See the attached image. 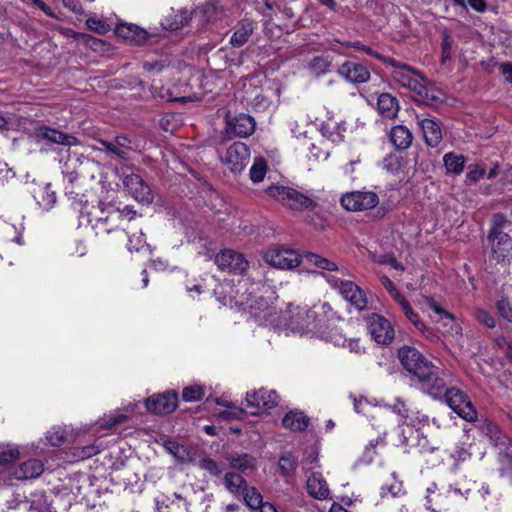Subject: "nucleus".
I'll list each match as a JSON object with an SVG mask.
<instances>
[{"instance_id": "50", "label": "nucleus", "mask_w": 512, "mask_h": 512, "mask_svg": "<svg viewBox=\"0 0 512 512\" xmlns=\"http://www.w3.org/2000/svg\"><path fill=\"white\" fill-rule=\"evenodd\" d=\"M47 440L49 441V443L52 445V446H60L62 445L65 440H66V434L65 432L58 428V429H53L51 431H49L47 433V436H46Z\"/></svg>"}, {"instance_id": "64", "label": "nucleus", "mask_w": 512, "mask_h": 512, "mask_svg": "<svg viewBox=\"0 0 512 512\" xmlns=\"http://www.w3.org/2000/svg\"><path fill=\"white\" fill-rule=\"evenodd\" d=\"M468 4L477 12H484L487 6L485 0H468Z\"/></svg>"}, {"instance_id": "7", "label": "nucleus", "mask_w": 512, "mask_h": 512, "mask_svg": "<svg viewBox=\"0 0 512 512\" xmlns=\"http://www.w3.org/2000/svg\"><path fill=\"white\" fill-rule=\"evenodd\" d=\"M379 203L378 195L373 191L357 190L347 192L340 198V204L346 211L361 212L376 207Z\"/></svg>"}, {"instance_id": "2", "label": "nucleus", "mask_w": 512, "mask_h": 512, "mask_svg": "<svg viewBox=\"0 0 512 512\" xmlns=\"http://www.w3.org/2000/svg\"><path fill=\"white\" fill-rule=\"evenodd\" d=\"M266 193L294 211H312L317 207L314 198L291 187L272 185L266 189Z\"/></svg>"}, {"instance_id": "48", "label": "nucleus", "mask_w": 512, "mask_h": 512, "mask_svg": "<svg viewBox=\"0 0 512 512\" xmlns=\"http://www.w3.org/2000/svg\"><path fill=\"white\" fill-rule=\"evenodd\" d=\"M496 309L502 318L512 323V305L507 298H500L496 302Z\"/></svg>"}, {"instance_id": "13", "label": "nucleus", "mask_w": 512, "mask_h": 512, "mask_svg": "<svg viewBox=\"0 0 512 512\" xmlns=\"http://www.w3.org/2000/svg\"><path fill=\"white\" fill-rule=\"evenodd\" d=\"M383 62L393 67L394 70L391 73L392 78L403 87L407 88L411 86V82L415 76L426 82V78L418 70L405 63L399 62L391 57L383 58Z\"/></svg>"}, {"instance_id": "36", "label": "nucleus", "mask_w": 512, "mask_h": 512, "mask_svg": "<svg viewBox=\"0 0 512 512\" xmlns=\"http://www.w3.org/2000/svg\"><path fill=\"white\" fill-rule=\"evenodd\" d=\"M250 179L254 183H259L264 180L267 173V162L264 158L258 157L254 159L253 165L250 168Z\"/></svg>"}, {"instance_id": "47", "label": "nucleus", "mask_w": 512, "mask_h": 512, "mask_svg": "<svg viewBox=\"0 0 512 512\" xmlns=\"http://www.w3.org/2000/svg\"><path fill=\"white\" fill-rule=\"evenodd\" d=\"M204 396V389L199 385L184 388L182 397L187 402L199 401Z\"/></svg>"}, {"instance_id": "30", "label": "nucleus", "mask_w": 512, "mask_h": 512, "mask_svg": "<svg viewBox=\"0 0 512 512\" xmlns=\"http://www.w3.org/2000/svg\"><path fill=\"white\" fill-rule=\"evenodd\" d=\"M163 446L178 462L184 463L190 460V452L184 445L175 441H166Z\"/></svg>"}, {"instance_id": "10", "label": "nucleus", "mask_w": 512, "mask_h": 512, "mask_svg": "<svg viewBox=\"0 0 512 512\" xmlns=\"http://www.w3.org/2000/svg\"><path fill=\"white\" fill-rule=\"evenodd\" d=\"M264 260L272 267L287 270L300 264V255L293 249L275 248L265 252Z\"/></svg>"}, {"instance_id": "56", "label": "nucleus", "mask_w": 512, "mask_h": 512, "mask_svg": "<svg viewBox=\"0 0 512 512\" xmlns=\"http://www.w3.org/2000/svg\"><path fill=\"white\" fill-rule=\"evenodd\" d=\"M451 45L452 41L448 35H445L442 40V62L445 63L451 58Z\"/></svg>"}, {"instance_id": "9", "label": "nucleus", "mask_w": 512, "mask_h": 512, "mask_svg": "<svg viewBox=\"0 0 512 512\" xmlns=\"http://www.w3.org/2000/svg\"><path fill=\"white\" fill-rule=\"evenodd\" d=\"M367 329L378 344H390L395 336L391 323L382 315L373 313L367 317Z\"/></svg>"}, {"instance_id": "44", "label": "nucleus", "mask_w": 512, "mask_h": 512, "mask_svg": "<svg viewBox=\"0 0 512 512\" xmlns=\"http://www.w3.org/2000/svg\"><path fill=\"white\" fill-rule=\"evenodd\" d=\"M475 319L488 328H494L496 325L495 319L492 314L482 308H475L473 312Z\"/></svg>"}, {"instance_id": "53", "label": "nucleus", "mask_w": 512, "mask_h": 512, "mask_svg": "<svg viewBox=\"0 0 512 512\" xmlns=\"http://www.w3.org/2000/svg\"><path fill=\"white\" fill-rule=\"evenodd\" d=\"M345 46L347 47H353L357 50H360V51H363L364 53L374 57V58H377L379 60H382L383 61V58H385L384 56L380 55L379 53L373 51L370 47H367L365 45H363L361 42L359 41H355V42H347L345 44Z\"/></svg>"}, {"instance_id": "18", "label": "nucleus", "mask_w": 512, "mask_h": 512, "mask_svg": "<svg viewBox=\"0 0 512 512\" xmlns=\"http://www.w3.org/2000/svg\"><path fill=\"white\" fill-rule=\"evenodd\" d=\"M115 33L117 37L123 40L140 45L144 43L148 37L147 32L134 24L120 23L116 26Z\"/></svg>"}, {"instance_id": "41", "label": "nucleus", "mask_w": 512, "mask_h": 512, "mask_svg": "<svg viewBox=\"0 0 512 512\" xmlns=\"http://www.w3.org/2000/svg\"><path fill=\"white\" fill-rule=\"evenodd\" d=\"M482 429L494 445H497L501 441L502 433L495 423L485 420Z\"/></svg>"}, {"instance_id": "24", "label": "nucleus", "mask_w": 512, "mask_h": 512, "mask_svg": "<svg viewBox=\"0 0 512 512\" xmlns=\"http://www.w3.org/2000/svg\"><path fill=\"white\" fill-rule=\"evenodd\" d=\"M227 460L231 468L242 473L252 472L257 467L256 459L249 454H231Z\"/></svg>"}, {"instance_id": "45", "label": "nucleus", "mask_w": 512, "mask_h": 512, "mask_svg": "<svg viewBox=\"0 0 512 512\" xmlns=\"http://www.w3.org/2000/svg\"><path fill=\"white\" fill-rule=\"evenodd\" d=\"M177 394L174 391H167L162 394V413H171L177 407Z\"/></svg>"}, {"instance_id": "61", "label": "nucleus", "mask_w": 512, "mask_h": 512, "mask_svg": "<svg viewBox=\"0 0 512 512\" xmlns=\"http://www.w3.org/2000/svg\"><path fill=\"white\" fill-rule=\"evenodd\" d=\"M100 452V449L95 445H88L81 449L79 457L82 459L90 458Z\"/></svg>"}, {"instance_id": "57", "label": "nucleus", "mask_w": 512, "mask_h": 512, "mask_svg": "<svg viewBox=\"0 0 512 512\" xmlns=\"http://www.w3.org/2000/svg\"><path fill=\"white\" fill-rule=\"evenodd\" d=\"M410 416L413 420H415L416 425H411L412 427H417V429H420L422 426L428 424V417L424 414H420V412H415L413 410H410Z\"/></svg>"}, {"instance_id": "55", "label": "nucleus", "mask_w": 512, "mask_h": 512, "mask_svg": "<svg viewBox=\"0 0 512 512\" xmlns=\"http://www.w3.org/2000/svg\"><path fill=\"white\" fill-rule=\"evenodd\" d=\"M86 24L90 30H93L99 34H104L107 31L105 23L98 19L90 18L86 21Z\"/></svg>"}, {"instance_id": "17", "label": "nucleus", "mask_w": 512, "mask_h": 512, "mask_svg": "<svg viewBox=\"0 0 512 512\" xmlns=\"http://www.w3.org/2000/svg\"><path fill=\"white\" fill-rule=\"evenodd\" d=\"M291 316L292 329L299 332H311L316 328V313L307 308L297 307Z\"/></svg>"}, {"instance_id": "33", "label": "nucleus", "mask_w": 512, "mask_h": 512, "mask_svg": "<svg viewBox=\"0 0 512 512\" xmlns=\"http://www.w3.org/2000/svg\"><path fill=\"white\" fill-rule=\"evenodd\" d=\"M44 466L38 459H29L21 464V477L29 479L36 478L42 474Z\"/></svg>"}, {"instance_id": "39", "label": "nucleus", "mask_w": 512, "mask_h": 512, "mask_svg": "<svg viewBox=\"0 0 512 512\" xmlns=\"http://www.w3.org/2000/svg\"><path fill=\"white\" fill-rule=\"evenodd\" d=\"M427 82V79L426 82L423 81L422 83L417 78H414L411 82V86H408L407 88L418 95L423 101L433 100L435 99L434 95H430L428 88L424 85V83Z\"/></svg>"}, {"instance_id": "5", "label": "nucleus", "mask_w": 512, "mask_h": 512, "mask_svg": "<svg viewBox=\"0 0 512 512\" xmlns=\"http://www.w3.org/2000/svg\"><path fill=\"white\" fill-rule=\"evenodd\" d=\"M330 286L337 290L344 299L349 301L358 310H363L367 306V298L363 290L354 282L343 280L336 275H324Z\"/></svg>"}, {"instance_id": "23", "label": "nucleus", "mask_w": 512, "mask_h": 512, "mask_svg": "<svg viewBox=\"0 0 512 512\" xmlns=\"http://www.w3.org/2000/svg\"><path fill=\"white\" fill-rule=\"evenodd\" d=\"M377 110L383 117L393 119L398 114L399 103L391 94L381 93L377 99Z\"/></svg>"}, {"instance_id": "37", "label": "nucleus", "mask_w": 512, "mask_h": 512, "mask_svg": "<svg viewBox=\"0 0 512 512\" xmlns=\"http://www.w3.org/2000/svg\"><path fill=\"white\" fill-rule=\"evenodd\" d=\"M279 467L283 476L292 475L297 467V458L292 454L282 455L279 459Z\"/></svg>"}, {"instance_id": "20", "label": "nucleus", "mask_w": 512, "mask_h": 512, "mask_svg": "<svg viewBox=\"0 0 512 512\" xmlns=\"http://www.w3.org/2000/svg\"><path fill=\"white\" fill-rule=\"evenodd\" d=\"M422 129L425 142L430 147H437L442 140L440 125L433 119H422L418 122Z\"/></svg>"}, {"instance_id": "1", "label": "nucleus", "mask_w": 512, "mask_h": 512, "mask_svg": "<svg viewBox=\"0 0 512 512\" xmlns=\"http://www.w3.org/2000/svg\"><path fill=\"white\" fill-rule=\"evenodd\" d=\"M398 359L403 368L415 376L423 389L433 398H441L445 389V379L440 369L432 364L422 353L411 346L398 350Z\"/></svg>"}, {"instance_id": "31", "label": "nucleus", "mask_w": 512, "mask_h": 512, "mask_svg": "<svg viewBox=\"0 0 512 512\" xmlns=\"http://www.w3.org/2000/svg\"><path fill=\"white\" fill-rule=\"evenodd\" d=\"M193 13L189 12L186 9H181L174 15H169L167 18V23L165 29L168 30H178L182 28L185 24L191 20V16Z\"/></svg>"}, {"instance_id": "11", "label": "nucleus", "mask_w": 512, "mask_h": 512, "mask_svg": "<svg viewBox=\"0 0 512 512\" xmlns=\"http://www.w3.org/2000/svg\"><path fill=\"white\" fill-rule=\"evenodd\" d=\"M215 263L220 270L234 274H243L249 267L248 261L240 253L233 250H223L215 257Z\"/></svg>"}, {"instance_id": "25", "label": "nucleus", "mask_w": 512, "mask_h": 512, "mask_svg": "<svg viewBox=\"0 0 512 512\" xmlns=\"http://www.w3.org/2000/svg\"><path fill=\"white\" fill-rule=\"evenodd\" d=\"M390 139L398 150H405L410 147L413 136L406 126L397 125L391 129Z\"/></svg>"}, {"instance_id": "19", "label": "nucleus", "mask_w": 512, "mask_h": 512, "mask_svg": "<svg viewBox=\"0 0 512 512\" xmlns=\"http://www.w3.org/2000/svg\"><path fill=\"white\" fill-rule=\"evenodd\" d=\"M306 487L309 495L315 499L325 500L330 496L328 483L319 472H314L308 477Z\"/></svg>"}, {"instance_id": "54", "label": "nucleus", "mask_w": 512, "mask_h": 512, "mask_svg": "<svg viewBox=\"0 0 512 512\" xmlns=\"http://www.w3.org/2000/svg\"><path fill=\"white\" fill-rule=\"evenodd\" d=\"M425 304L427 305L428 308L433 310L437 315L447 318L451 321L454 319L453 316L449 312L445 311L440 306H438L437 303L433 299L425 298Z\"/></svg>"}, {"instance_id": "62", "label": "nucleus", "mask_w": 512, "mask_h": 512, "mask_svg": "<svg viewBox=\"0 0 512 512\" xmlns=\"http://www.w3.org/2000/svg\"><path fill=\"white\" fill-rule=\"evenodd\" d=\"M492 222L493 227L491 228V230H502V227L506 222V218L503 214L497 213L493 215Z\"/></svg>"}, {"instance_id": "63", "label": "nucleus", "mask_w": 512, "mask_h": 512, "mask_svg": "<svg viewBox=\"0 0 512 512\" xmlns=\"http://www.w3.org/2000/svg\"><path fill=\"white\" fill-rule=\"evenodd\" d=\"M65 7L69 8L74 13H82V6L77 0H62Z\"/></svg>"}, {"instance_id": "15", "label": "nucleus", "mask_w": 512, "mask_h": 512, "mask_svg": "<svg viewBox=\"0 0 512 512\" xmlns=\"http://www.w3.org/2000/svg\"><path fill=\"white\" fill-rule=\"evenodd\" d=\"M338 74L352 84H362L370 79L369 69L365 65L353 61H345L341 64Z\"/></svg>"}, {"instance_id": "52", "label": "nucleus", "mask_w": 512, "mask_h": 512, "mask_svg": "<svg viewBox=\"0 0 512 512\" xmlns=\"http://www.w3.org/2000/svg\"><path fill=\"white\" fill-rule=\"evenodd\" d=\"M99 143L110 153L117 156L119 159L126 160L128 159L122 149L115 142H109L106 140H100Z\"/></svg>"}, {"instance_id": "4", "label": "nucleus", "mask_w": 512, "mask_h": 512, "mask_svg": "<svg viewBox=\"0 0 512 512\" xmlns=\"http://www.w3.org/2000/svg\"><path fill=\"white\" fill-rule=\"evenodd\" d=\"M490 244V262L494 261L502 266L510 265L512 258V238L503 230H490L488 234Z\"/></svg>"}, {"instance_id": "32", "label": "nucleus", "mask_w": 512, "mask_h": 512, "mask_svg": "<svg viewBox=\"0 0 512 512\" xmlns=\"http://www.w3.org/2000/svg\"><path fill=\"white\" fill-rule=\"evenodd\" d=\"M253 31V26L251 23H241L240 26L234 31L231 36L230 43L234 47L243 46L249 39L251 33Z\"/></svg>"}, {"instance_id": "6", "label": "nucleus", "mask_w": 512, "mask_h": 512, "mask_svg": "<svg viewBox=\"0 0 512 512\" xmlns=\"http://www.w3.org/2000/svg\"><path fill=\"white\" fill-rule=\"evenodd\" d=\"M445 386H447L446 383ZM442 395L445 396L448 406L461 418L469 422L477 419V411L463 391L454 387L449 389L445 387Z\"/></svg>"}, {"instance_id": "51", "label": "nucleus", "mask_w": 512, "mask_h": 512, "mask_svg": "<svg viewBox=\"0 0 512 512\" xmlns=\"http://www.w3.org/2000/svg\"><path fill=\"white\" fill-rule=\"evenodd\" d=\"M485 174V170L478 165H470L468 167V172L466 174L467 181L471 183H476L479 181Z\"/></svg>"}, {"instance_id": "29", "label": "nucleus", "mask_w": 512, "mask_h": 512, "mask_svg": "<svg viewBox=\"0 0 512 512\" xmlns=\"http://www.w3.org/2000/svg\"><path fill=\"white\" fill-rule=\"evenodd\" d=\"M124 184L129 188L133 189L134 185H138L140 187V190L138 188H135V198L140 199L142 201H149L150 199V190L149 187L144 185L142 182V179L137 175H130L125 178Z\"/></svg>"}, {"instance_id": "16", "label": "nucleus", "mask_w": 512, "mask_h": 512, "mask_svg": "<svg viewBox=\"0 0 512 512\" xmlns=\"http://www.w3.org/2000/svg\"><path fill=\"white\" fill-rule=\"evenodd\" d=\"M228 133L236 137L250 136L255 130L254 119L247 114H239L227 121Z\"/></svg>"}, {"instance_id": "58", "label": "nucleus", "mask_w": 512, "mask_h": 512, "mask_svg": "<svg viewBox=\"0 0 512 512\" xmlns=\"http://www.w3.org/2000/svg\"><path fill=\"white\" fill-rule=\"evenodd\" d=\"M160 403V393L154 394L145 400L146 410L149 412H156Z\"/></svg>"}, {"instance_id": "43", "label": "nucleus", "mask_w": 512, "mask_h": 512, "mask_svg": "<svg viewBox=\"0 0 512 512\" xmlns=\"http://www.w3.org/2000/svg\"><path fill=\"white\" fill-rule=\"evenodd\" d=\"M392 411L400 416L401 421L407 425H416L415 420H413L410 416V410L405 403L401 401H397L392 407Z\"/></svg>"}, {"instance_id": "42", "label": "nucleus", "mask_w": 512, "mask_h": 512, "mask_svg": "<svg viewBox=\"0 0 512 512\" xmlns=\"http://www.w3.org/2000/svg\"><path fill=\"white\" fill-rule=\"evenodd\" d=\"M199 466L201 469L207 471L213 476H220L223 473L224 467L222 464L216 462L211 458H203L200 460Z\"/></svg>"}, {"instance_id": "59", "label": "nucleus", "mask_w": 512, "mask_h": 512, "mask_svg": "<svg viewBox=\"0 0 512 512\" xmlns=\"http://www.w3.org/2000/svg\"><path fill=\"white\" fill-rule=\"evenodd\" d=\"M114 142L119 146L120 149H122L128 158V152L131 150V141L125 136H117L115 137Z\"/></svg>"}, {"instance_id": "14", "label": "nucleus", "mask_w": 512, "mask_h": 512, "mask_svg": "<svg viewBox=\"0 0 512 512\" xmlns=\"http://www.w3.org/2000/svg\"><path fill=\"white\" fill-rule=\"evenodd\" d=\"M35 134L39 141H47L68 147L80 144V141L75 136L46 125L38 126L35 129Z\"/></svg>"}, {"instance_id": "12", "label": "nucleus", "mask_w": 512, "mask_h": 512, "mask_svg": "<svg viewBox=\"0 0 512 512\" xmlns=\"http://www.w3.org/2000/svg\"><path fill=\"white\" fill-rule=\"evenodd\" d=\"M249 158V148L242 142H235L228 147L223 162L232 172H240L247 165Z\"/></svg>"}, {"instance_id": "46", "label": "nucleus", "mask_w": 512, "mask_h": 512, "mask_svg": "<svg viewBox=\"0 0 512 512\" xmlns=\"http://www.w3.org/2000/svg\"><path fill=\"white\" fill-rule=\"evenodd\" d=\"M129 418L130 417L128 414L118 411L104 419V421L100 424V427L103 429H111L114 426L127 421Z\"/></svg>"}, {"instance_id": "38", "label": "nucleus", "mask_w": 512, "mask_h": 512, "mask_svg": "<svg viewBox=\"0 0 512 512\" xmlns=\"http://www.w3.org/2000/svg\"><path fill=\"white\" fill-rule=\"evenodd\" d=\"M401 308L405 316L413 323V325L421 332L426 330L424 323L419 319L418 314L412 309L408 301H402Z\"/></svg>"}, {"instance_id": "26", "label": "nucleus", "mask_w": 512, "mask_h": 512, "mask_svg": "<svg viewBox=\"0 0 512 512\" xmlns=\"http://www.w3.org/2000/svg\"><path fill=\"white\" fill-rule=\"evenodd\" d=\"M305 260L315 267L328 271V272H337L338 274H341L342 276H345L346 269L339 268L337 264L327 258H324L318 254L315 253H307L305 255Z\"/></svg>"}, {"instance_id": "40", "label": "nucleus", "mask_w": 512, "mask_h": 512, "mask_svg": "<svg viewBox=\"0 0 512 512\" xmlns=\"http://www.w3.org/2000/svg\"><path fill=\"white\" fill-rule=\"evenodd\" d=\"M331 62L327 57H315L310 63L311 71L316 75L325 74L330 71Z\"/></svg>"}, {"instance_id": "49", "label": "nucleus", "mask_w": 512, "mask_h": 512, "mask_svg": "<svg viewBox=\"0 0 512 512\" xmlns=\"http://www.w3.org/2000/svg\"><path fill=\"white\" fill-rule=\"evenodd\" d=\"M333 342L335 345L345 346L351 352H355L357 354H361L364 351V349L360 345L359 340H357V339H346V338L339 336V337H336L333 340Z\"/></svg>"}, {"instance_id": "34", "label": "nucleus", "mask_w": 512, "mask_h": 512, "mask_svg": "<svg viewBox=\"0 0 512 512\" xmlns=\"http://www.w3.org/2000/svg\"><path fill=\"white\" fill-rule=\"evenodd\" d=\"M243 499L248 507L253 510L259 509L264 503L262 499V495L257 491L255 487H247L245 491L241 493Z\"/></svg>"}, {"instance_id": "35", "label": "nucleus", "mask_w": 512, "mask_h": 512, "mask_svg": "<svg viewBox=\"0 0 512 512\" xmlns=\"http://www.w3.org/2000/svg\"><path fill=\"white\" fill-rule=\"evenodd\" d=\"M321 133L324 137L334 143L341 142L344 138V135L340 131V127L333 121L323 123L321 126Z\"/></svg>"}, {"instance_id": "3", "label": "nucleus", "mask_w": 512, "mask_h": 512, "mask_svg": "<svg viewBox=\"0 0 512 512\" xmlns=\"http://www.w3.org/2000/svg\"><path fill=\"white\" fill-rule=\"evenodd\" d=\"M100 215L96 218L93 224L96 234L99 236L114 234L116 239L123 240L127 233L125 231V224L128 222L127 214H124L119 209L109 205L107 211L99 206Z\"/></svg>"}, {"instance_id": "60", "label": "nucleus", "mask_w": 512, "mask_h": 512, "mask_svg": "<svg viewBox=\"0 0 512 512\" xmlns=\"http://www.w3.org/2000/svg\"><path fill=\"white\" fill-rule=\"evenodd\" d=\"M318 461V454L314 449L306 452L303 458V463L308 466V468H313Z\"/></svg>"}, {"instance_id": "27", "label": "nucleus", "mask_w": 512, "mask_h": 512, "mask_svg": "<svg viewBox=\"0 0 512 512\" xmlns=\"http://www.w3.org/2000/svg\"><path fill=\"white\" fill-rule=\"evenodd\" d=\"M223 483L225 488L233 495H241L247 487L246 480L235 472H227L224 475Z\"/></svg>"}, {"instance_id": "28", "label": "nucleus", "mask_w": 512, "mask_h": 512, "mask_svg": "<svg viewBox=\"0 0 512 512\" xmlns=\"http://www.w3.org/2000/svg\"><path fill=\"white\" fill-rule=\"evenodd\" d=\"M443 163L448 173L459 175L465 167L466 158L461 154L448 152L443 156Z\"/></svg>"}, {"instance_id": "22", "label": "nucleus", "mask_w": 512, "mask_h": 512, "mask_svg": "<svg viewBox=\"0 0 512 512\" xmlns=\"http://www.w3.org/2000/svg\"><path fill=\"white\" fill-rule=\"evenodd\" d=\"M220 13L218 0H207L193 11L194 17L198 19L201 24L217 20Z\"/></svg>"}, {"instance_id": "8", "label": "nucleus", "mask_w": 512, "mask_h": 512, "mask_svg": "<svg viewBox=\"0 0 512 512\" xmlns=\"http://www.w3.org/2000/svg\"><path fill=\"white\" fill-rule=\"evenodd\" d=\"M280 397L274 390L261 388L246 394L247 408L251 414H259L262 411L270 410L279 404Z\"/></svg>"}, {"instance_id": "21", "label": "nucleus", "mask_w": 512, "mask_h": 512, "mask_svg": "<svg viewBox=\"0 0 512 512\" xmlns=\"http://www.w3.org/2000/svg\"><path fill=\"white\" fill-rule=\"evenodd\" d=\"M309 417L302 411L291 410L285 414L282 419V426L293 432H302L306 430L309 425Z\"/></svg>"}]
</instances>
